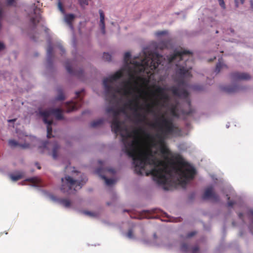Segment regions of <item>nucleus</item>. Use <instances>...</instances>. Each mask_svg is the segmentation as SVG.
Listing matches in <instances>:
<instances>
[{
	"instance_id": "58",
	"label": "nucleus",
	"mask_w": 253,
	"mask_h": 253,
	"mask_svg": "<svg viewBox=\"0 0 253 253\" xmlns=\"http://www.w3.org/2000/svg\"><path fill=\"white\" fill-rule=\"evenodd\" d=\"M140 90V91H142V92H145V93H146V92H145L144 90Z\"/></svg>"
},
{
	"instance_id": "9",
	"label": "nucleus",
	"mask_w": 253,
	"mask_h": 253,
	"mask_svg": "<svg viewBox=\"0 0 253 253\" xmlns=\"http://www.w3.org/2000/svg\"><path fill=\"white\" fill-rule=\"evenodd\" d=\"M40 147L46 148L47 150L52 149V156L54 159H56L58 156V151L59 149V145L56 142L53 143H49L48 141H44L42 142V145Z\"/></svg>"
},
{
	"instance_id": "22",
	"label": "nucleus",
	"mask_w": 253,
	"mask_h": 253,
	"mask_svg": "<svg viewBox=\"0 0 253 253\" xmlns=\"http://www.w3.org/2000/svg\"><path fill=\"white\" fill-rule=\"evenodd\" d=\"M170 112L171 115L176 118H178L179 115L177 111V106L176 105H172L170 109Z\"/></svg>"
},
{
	"instance_id": "43",
	"label": "nucleus",
	"mask_w": 253,
	"mask_h": 253,
	"mask_svg": "<svg viewBox=\"0 0 253 253\" xmlns=\"http://www.w3.org/2000/svg\"><path fill=\"white\" fill-rule=\"evenodd\" d=\"M165 31H160V32H158L156 33L157 35L158 36H160V35H164L165 34Z\"/></svg>"
},
{
	"instance_id": "2",
	"label": "nucleus",
	"mask_w": 253,
	"mask_h": 253,
	"mask_svg": "<svg viewBox=\"0 0 253 253\" xmlns=\"http://www.w3.org/2000/svg\"><path fill=\"white\" fill-rule=\"evenodd\" d=\"M192 53L189 51H175L169 58L170 63L177 62L176 66L178 67L176 73L179 76L175 80L178 86H172L169 89L172 94L176 96L187 98L188 96V91L181 86H185V79L191 77L190 70L192 69L193 63Z\"/></svg>"
},
{
	"instance_id": "33",
	"label": "nucleus",
	"mask_w": 253,
	"mask_h": 253,
	"mask_svg": "<svg viewBox=\"0 0 253 253\" xmlns=\"http://www.w3.org/2000/svg\"><path fill=\"white\" fill-rule=\"evenodd\" d=\"M58 8L62 13H65V10L63 8L62 3H61V1H59L58 3Z\"/></svg>"
},
{
	"instance_id": "47",
	"label": "nucleus",
	"mask_w": 253,
	"mask_h": 253,
	"mask_svg": "<svg viewBox=\"0 0 253 253\" xmlns=\"http://www.w3.org/2000/svg\"><path fill=\"white\" fill-rule=\"evenodd\" d=\"M130 78L131 79H134L135 78V77L132 74H130Z\"/></svg>"
},
{
	"instance_id": "53",
	"label": "nucleus",
	"mask_w": 253,
	"mask_h": 253,
	"mask_svg": "<svg viewBox=\"0 0 253 253\" xmlns=\"http://www.w3.org/2000/svg\"><path fill=\"white\" fill-rule=\"evenodd\" d=\"M226 196H227V199H228V200H229V199H230V197L228 196V195H226Z\"/></svg>"
},
{
	"instance_id": "24",
	"label": "nucleus",
	"mask_w": 253,
	"mask_h": 253,
	"mask_svg": "<svg viewBox=\"0 0 253 253\" xmlns=\"http://www.w3.org/2000/svg\"><path fill=\"white\" fill-rule=\"evenodd\" d=\"M104 122L103 119H99L91 123L90 126L91 127H95L102 125Z\"/></svg>"
},
{
	"instance_id": "7",
	"label": "nucleus",
	"mask_w": 253,
	"mask_h": 253,
	"mask_svg": "<svg viewBox=\"0 0 253 253\" xmlns=\"http://www.w3.org/2000/svg\"><path fill=\"white\" fill-rule=\"evenodd\" d=\"M153 88L155 89V91L152 92L153 95L156 96L159 99V100H156L154 102V104L155 105H159L160 103L162 102V105L163 106L164 104L169 101V96L168 94L166 93L165 88L157 85H153Z\"/></svg>"
},
{
	"instance_id": "10",
	"label": "nucleus",
	"mask_w": 253,
	"mask_h": 253,
	"mask_svg": "<svg viewBox=\"0 0 253 253\" xmlns=\"http://www.w3.org/2000/svg\"><path fill=\"white\" fill-rule=\"evenodd\" d=\"M204 200L211 199L215 202L218 201L219 198L218 195L214 192L213 188L212 186L207 187L202 196Z\"/></svg>"
},
{
	"instance_id": "15",
	"label": "nucleus",
	"mask_w": 253,
	"mask_h": 253,
	"mask_svg": "<svg viewBox=\"0 0 253 253\" xmlns=\"http://www.w3.org/2000/svg\"><path fill=\"white\" fill-rule=\"evenodd\" d=\"M52 199L66 208H69L71 206L72 202L67 198H60L54 197Z\"/></svg>"
},
{
	"instance_id": "46",
	"label": "nucleus",
	"mask_w": 253,
	"mask_h": 253,
	"mask_svg": "<svg viewBox=\"0 0 253 253\" xmlns=\"http://www.w3.org/2000/svg\"><path fill=\"white\" fill-rule=\"evenodd\" d=\"M60 49L61 50V51L63 52V53H64L65 52V50L63 48L62 46H60Z\"/></svg>"
},
{
	"instance_id": "63",
	"label": "nucleus",
	"mask_w": 253,
	"mask_h": 253,
	"mask_svg": "<svg viewBox=\"0 0 253 253\" xmlns=\"http://www.w3.org/2000/svg\"><path fill=\"white\" fill-rule=\"evenodd\" d=\"M212 60H213L212 59H210V61H212Z\"/></svg>"
},
{
	"instance_id": "23",
	"label": "nucleus",
	"mask_w": 253,
	"mask_h": 253,
	"mask_svg": "<svg viewBox=\"0 0 253 253\" xmlns=\"http://www.w3.org/2000/svg\"><path fill=\"white\" fill-rule=\"evenodd\" d=\"M223 67L227 68V66L226 65H225L224 64L222 63L220 61V60H219L218 62L217 63V64L216 65L215 72L216 73H218L220 72L221 69L223 68Z\"/></svg>"
},
{
	"instance_id": "30",
	"label": "nucleus",
	"mask_w": 253,
	"mask_h": 253,
	"mask_svg": "<svg viewBox=\"0 0 253 253\" xmlns=\"http://www.w3.org/2000/svg\"><path fill=\"white\" fill-rule=\"evenodd\" d=\"M102 58L105 61H110L111 60V55L108 53L104 52Z\"/></svg>"
},
{
	"instance_id": "17",
	"label": "nucleus",
	"mask_w": 253,
	"mask_h": 253,
	"mask_svg": "<svg viewBox=\"0 0 253 253\" xmlns=\"http://www.w3.org/2000/svg\"><path fill=\"white\" fill-rule=\"evenodd\" d=\"M75 18V16L73 14H66L65 16V22L72 30H73L72 22Z\"/></svg>"
},
{
	"instance_id": "31",
	"label": "nucleus",
	"mask_w": 253,
	"mask_h": 253,
	"mask_svg": "<svg viewBox=\"0 0 253 253\" xmlns=\"http://www.w3.org/2000/svg\"><path fill=\"white\" fill-rule=\"evenodd\" d=\"M127 237L129 239L134 238L133 231L132 229H129L126 234Z\"/></svg>"
},
{
	"instance_id": "12",
	"label": "nucleus",
	"mask_w": 253,
	"mask_h": 253,
	"mask_svg": "<svg viewBox=\"0 0 253 253\" xmlns=\"http://www.w3.org/2000/svg\"><path fill=\"white\" fill-rule=\"evenodd\" d=\"M72 63L70 61H67L65 63V68L67 72L71 74L76 76L81 79L84 75L83 70L80 68L79 70H73L72 67Z\"/></svg>"
},
{
	"instance_id": "29",
	"label": "nucleus",
	"mask_w": 253,
	"mask_h": 253,
	"mask_svg": "<svg viewBox=\"0 0 253 253\" xmlns=\"http://www.w3.org/2000/svg\"><path fill=\"white\" fill-rule=\"evenodd\" d=\"M247 215L251 223L253 224V210H250L247 212Z\"/></svg>"
},
{
	"instance_id": "5",
	"label": "nucleus",
	"mask_w": 253,
	"mask_h": 253,
	"mask_svg": "<svg viewBox=\"0 0 253 253\" xmlns=\"http://www.w3.org/2000/svg\"><path fill=\"white\" fill-rule=\"evenodd\" d=\"M162 58V56L157 53H151L148 56L146 55L140 63L136 64L138 66L139 72H144L149 69L156 70L161 64Z\"/></svg>"
},
{
	"instance_id": "28",
	"label": "nucleus",
	"mask_w": 253,
	"mask_h": 253,
	"mask_svg": "<svg viewBox=\"0 0 253 253\" xmlns=\"http://www.w3.org/2000/svg\"><path fill=\"white\" fill-rule=\"evenodd\" d=\"M131 54L129 52H126L124 55V61L126 64H128L129 62Z\"/></svg>"
},
{
	"instance_id": "45",
	"label": "nucleus",
	"mask_w": 253,
	"mask_h": 253,
	"mask_svg": "<svg viewBox=\"0 0 253 253\" xmlns=\"http://www.w3.org/2000/svg\"><path fill=\"white\" fill-rule=\"evenodd\" d=\"M3 15V10L2 8H0V20L2 18Z\"/></svg>"
},
{
	"instance_id": "40",
	"label": "nucleus",
	"mask_w": 253,
	"mask_h": 253,
	"mask_svg": "<svg viewBox=\"0 0 253 253\" xmlns=\"http://www.w3.org/2000/svg\"><path fill=\"white\" fill-rule=\"evenodd\" d=\"M147 112L152 113L153 112V110L152 109V106L150 104L147 105Z\"/></svg>"
},
{
	"instance_id": "37",
	"label": "nucleus",
	"mask_w": 253,
	"mask_h": 253,
	"mask_svg": "<svg viewBox=\"0 0 253 253\" xmlns=\"http://www.w3.org/2000/svg\"><path fill=\"white\" fill-rule=\"evenodd\" d=\"M84 213L86 214V215H89V216H95V214L93 212H91L90 211H84Z\"/></svg>"
},
{
	"instance_id": "21",
	"label": "nucleus",
	"mask_w": 253,
	"mask_h": 253,
	"mask_svg": "<svg viewBox=\"0 0 253 253\" xmlns=\"http://www.w3.org/2000/svg\"><path fill=\"white\" fill-rule=\"evenodd\" d=\"M9 145L11 147H15L17 146H20L22 148H26L27 146L25 145H22L19 144L16 141L14 140H9L8 141Z\"/></svg>"
},
{
	"instance_id": "50",
	"label": "nucleus",
	"mask_w": 253,
	"mask_h": 253,
	"mask_svg": "<svg viewBox=\"0 0 253 253\" xmlns=\"http://www.w3.org/2000/svg\"><path fill=\"white\" fill-rule=\"evenodd\" d=\"M251 3L252 7L253 8V0H251Z\"/></svg>"
},
{
	"instance_id": "62",
	"label": "nucleus",
	"mask_w": 253,
	"mask_h": 253,
	"mask_svg": "<svg viewBox=\"0 0 253 253\" xmlns=\"http://www.w3.org/2000/svg\"><path fill=\"white\" fill-rule=\"evenodd\" d=\"M218 33V31H216V33Z\"/></svg>"
},
{
	"instance_id": "1",
	"label": "nucleus",
	"mask_w": 253,
	"mask_h": 253,
	"mask_svg": "<svg viewBox=\"0 0 253 253\" xmlns=\"http://www.w3.org/2000/svg\"><path fill=\"white\" fill-rule=\"evenodd\" d=\"M140 97L135 95L129 99L120 109L113 106L107 108V113H112V131L116 134L120 132L124 144L123 151L133 160L135 172L142 175L146 166H154L146 175L151 174L153 179L159 184H165L175 176L178 184L185 187L188 182L193 179L196 173L195 169L185 162L178 154H172L165 144V137L170 134L179 135L180 128L174 124L172 120L166 119L163 115L154 123L147 124L160 133L156 134L157 142L155 138L142 128L129 131L127 127L123 126L119 120L120 113H125L126 109L137 112L140 109Z\"/></svg>"
},
{
	"instance_id": "18",
	"label": "nucleus",
	"mask_w": 253,
	"mask_h": 253,
	"mask_svg": "<svg viewBox=\"0 0 253 253\" xmlns=\"http://www.w3.org/2000/svg\"><path fill=\"white\" fill-rule=\"evenodd\" d=\"M24 176V173L22 172H18L15 174H11L10 175L11 179L14 181H17L22 179Z\"/></svg>"
},
{
	"instance_id": "61",
	"label": "nucleus",
	"mask_w": 253,
	"mask_h": 253,
	"mask_svg": "<svg viewBox=\"0 0 253 253\" xmlns=\"http://www.w3.org/2000/svg\"><path fill=\"white\" fill-rule=\"evenodd\" d=\"M231 32H233L234 31H233V30H231Z\"/></svg>"
},
{
	"instance_id": "57",
	"label": "nucleus",
	"mask_w": 253,
	"mask_h": 253,
	"mask_svg": "<svg viewBox=\"0 0 253 253\" xmlns=\"http://www.w3.org/2000/svg\"><path fill=\"white\" fill-rule=\"evenodd\" d=\"M3 233L1 232L0 233V236H1L2 235Z\"/></svg>"
},
{
	"instance_id": "34",
	"label": "nucleus",
	"mask_w": 253,
	"mask_h": 253,
	"mask_svg": "<svg viewBox=\"0 0 253 253\" xmlns=\"http://www.w3.org/2000/svg\"><path fill=\"white\" fill-rule=\"evenodd\" d=\"M81 6L88 5L87 0H78Z\"/></svg>"
},
{
	"instance_id": "54",
	"label": "nucleus",
	"mask_w": 253,
	"mask_h": 253,
	"mask_svg": "<svg viewBox=\"0 0 253 253\" xmlns=\"http://www.w3.org/2000/svg\"><path fill=\"white\" fill-rule=\"evenodd\" d=\"M37 168L39 169H41V167L40 166H39V165L37 166Z\"/></svg>"
},
{
	"instance_id": "48",
	"label": "nucleus",
	"mask_w": 253,
	"mask_h": 253,
	"mask_svg": "<svg viewBox=\"0 0 253 253\" xmlns=\"http://www.w3.org/2000/svg\"><path fill=\"white\" fill-rule=\"evenodd\" d=\"M16 121V119H11V120H9L8 121V122H14Z\"/></svg>"
},
{
	"instance_id": "35",
	"label": "nucleus",
	"mask_w": 253,
	"mask_h": 253,
	"mask_svg": "<svg viewBox=\"0 0 253 253\" xmlns=\"http://www.w3.org/2000/svg\"><path fill=\"white\" fill-rule=\"evenodd\" d=\"M197 233L195 231H192L189 233H188L186 236L187 238H191L193 236H194L195 235H196Z\"/></svg>"
},
{
	"instance_id": "44",
	"label": "nucleus",
	"mask_w": 253,
	"mask_h": 253,
	"mask_svg": "<svg viewBox=\"0 0 253 253\" xmlns=\"http://www.w3.org/2000/svg\"><path fill=\"white\" fill-rule=\"evenodd\" d=\"M4 48V45L3 43L0 42V51Z\"/></svg>"
},
{
	"instance_id": "32",
	"label": "nucleus",
	"mask_w": 253,
	"mask_h": 253,
	"mask_svg": "<svg viewBox=\"0 0 253 253\" xmlns=\"http://www.w3.org/2000/svg\"><path fill=\"white\" fill-rule=\"evenodd\" d=\"M31 22L34 26H36L40 22V20L39 19H37L36 18L32 17L31 18Z\"/></svg>"
},
{
	"instance_id": "20",
	"label": "nucleus",
	"mask_w": 253,
	"mask_h": 253,
	"mask_svg": "<svg viewBox=\"0 0 253 253\" xmlns=\"http://www.w3.org/2000/svg\"><path fill=\"white\" fill-rule=\"evenodd\" d=\"M101 178L105 181L107 185L110 186L115 183V180L114 179L108 178L105 176L100 175Z\"/></svg>"
},
{
	"instance_id": "39",
	"label": "nucleus",
	"mask_w": 253,
	"mask_h": 253,
	"mask_svg": "<svg viewBox=\"0 0 253 253\" xmlns=\"http://www.w3.org/2000/svg\"><path fill=\"white\" fill-rule=\"evenodd\" d=\"M235 204V202L232 201H229L227 203V206L229 207H232Z\"/></svg>"
},
{
	"instance_id": "42",
	"label": "nucleus",
	"mask_w": 253,
	"mask_h": 253,
	"mask_svg": "<svg viewBox=\"0 0 253 253\" xmlns=\"http://www.w3.org/2000/svg\"><path fill=\"white\" fill-rule=\"evenodd\" d=\"M238 216L239 217L242 219L243 221H244V219H243V214L241 212H239L238 213Z\"/></svg>"
},
{
	"instance_id": "59",
	"label": "nucleus",
	"mask_w": 253,
	"mask_h": 253,
	"mask_svg": "<svg viewBox=\"0 0 253 253\" xmlns=\"http://www.w3.org/2000/svg\"><path fill=\"white\" fill-rule=\"evenodd\" d=\"M164 189L165 190H168L167 188H166L165 187H164Z\"/></svg>"
},
{
	"instance_id": "49",
	"label": "nucleus",
	"mask_w": 253,
	"mask_h": 253,
	"mask_svg": "<svg viewBox=\"0 0 253 253\" xmlns=\"http://www.w3.org/2000/svg\"><path fill=\"white\" fill-rule=\"evenodd\" d=\"M109 171L111 172L114 173L115 172L114 169H109Z\"/></svg>"
},
{
	"instance_id": "41",
	"label": "nucleus",
	"mask_w": 253,
	"mask_h": 253,
	"mask_svg": "<svg viewBox=\"0 0 253 253\" xmlns=\"http://www.w3.org/2000/svg\"><path fill=\"white\" fill-rule=\"evenodd\" d=\"M15 0H7V5H11Z\"/></svg>"
},
{
	"instance_id": "26",
	"label": "nucleus",
	"mask_w": 253,
	"mask_h": 253,
	"mask_svg": "<svg viewBox=\"0 0 253 253\" xmlns=\"http://www.w3.org/2000/svg\"><path fill=\"white\" fill-rule=\"evenodd\" d=\"M58 94L56 98L57 100L61 101L65 99V96L61 88L58 89Z\"/></svg>"
},
{
	"instance_id": "52",
	"label": "nucleus",
	"mask_w": 253,
	"mask_h": 253,
	"mask_svg": "<svg viewBox=\"0 0 253 253\" xmlns=\"http://www.w3.org/2000/svg\"><path fill=\"white\" fill-rule=\"evenodd\" d=\"M153 212H158V211H157V209H155V210H153Z\"/></svg>"
},
{
	"instance_id": "14",
	"label": "nucleus",
	"mask_w": 253,
	"mask_h": 253,
	"mask_svg": "<svg viewBox=\"0 0 253 253\" xmlns=\"http://www.w3.org/2000/svg\"><path fill=\"white\" fill-rule=\"evenodd\" d=\"M243 87L238 85H232L225 86L223 88V90L228 93H232L239 92L243 90Z\"/></svg>"
},
{
	"instance_id": "25",
	"label": "nucleus",
	"mask_w": 253,
	"mask_h": 253,
	"mask_svg": "<svg viewBox=\"0 0 253 253\" xmlns=\"http://www.w3.org/2000/svg\"><path fill=\"white\" fill-rule=\"evenodd\" d=\"M135 116L138 119V122L139 123L144 122L146 120V116L139 113H136Z\"/></svg>"
},
{
	"instance_id": "3",
	"label": "nucleus",
	"mask_w": 253,
	"mask_h": 253,
	"mask_svg": "<svg viewBox=\"0 0 253 253\" xmlns=\"http://www.w3.org/2000/svg\"><path fill=\"white\" fill-rule=\"evenodd\" d=\"M123 76V72L119 71L114 75L103 80V84L104 88L106 99L110 103L116 101L117 96L116 93H123L125 96H129L132 94L131 91L134 88L131 86V83L130 80L124 82L123 83L124 86L122 88H116L114 86V82L120 79Z\"/></svg>"
},
{
	"instance_id": "56",
	"label": "nucleus",
	"mask_w": 253,
	"mask_h": 253,
	"mask_svg": "<svg viewBox=\"0 0 253 253\" xmlns=\"http://www.w3.org/2000/svg\"><path fill=\"white\" fill-rule=\"evenodd\" d=\"M5 234L7 235L8 234L7 232L5 231L4 232Z\"/></svg>"
},
{
	"instance_id": "11",
	"label": "nucleus",
	"mask_w": 253,
	"mask_h": 253,
	"mask_svg": "<svg viewBox=\"0 0 253 253\" xmlns=\"http://www.w3.org/2000/svg\"><path fill=\"white\" fill-rule=\"evenodd\" d=\"M230 76L231 80L234 82L242 80H249L251 79V77L249 74L238 72L232 73Z\"/></svg>"
},
{
	"instance_id": "13",
	"label": "nucleus",
	"mask_w": 253,
	"mask_h": 253,
	"mask_svg": "<svg viewBox=\"0 0 253 253\" xmlns=\"http://www.w3.org/2000/svg\"><path fill=\"white\" fill-rule=\"evenodd\" d=\"M180 250L184 253H199V248L198 246L191 248L186 243H183L181 245Z\"/></svg>"
},
{
	"instance_id": "36",
	"label": "nucleus",
	"mask_w": 253,
	"mask_h": 253,
	"mask_svg": "<svg viewBox=\"0 0 253 253\" xmlns=\"http://www.w3.org/2000/svg\"><path fill=\"white\" fill-rule=\"evenodd\" d=\"M219 2V4L220 6L223 8V9L225 8V4L224 3V0H218Z\"/></svg>"
},
{
	"instance_id": "38",
	"label": "nucleus",
	"mask_w": 253,
	"mask_h": 253,
	"mask_svg": "<svg viewBox=\"0 0 253 253\" xmlns=\"http://www.w3.org/2000/svg\"><path fill=\"white\" fill-rule=\"evenodd\" d=\"M235 2L236 3V5L237 6H238V5L239 3L243 4L244 2V0H235Z\"/></svg>"
},
{
	"instance_id": "16",
	"label": "nucleus",
	"mask_w": 253,
	"mask_h": 253,
	"mask_svg": "<svg viewBox=\"0 0 253 253\" xmlns=\"http://www.w3.org/2000/svg\"><path fill=\"white\" fill-rule=\"evenodd\" d=\"M100 15V27L103 34L105 33V15L103 10L100 9L99 10Z\"/></svg>"
},
{
	"instance_id": "19",
	"label": "nucleus",
	"mask_w": 253,
	"mask_h": 253,
	"mask_svg": "<svg viewBox=\"0 0 253 253\" xmlns=\"http://www.w3.org/2000/svg\"><path fill=\"white\" fill-rule=\"evenodd\" d=\"M53 57V47L51 45H49L47 48V60L48 62L50 63Z\"/></svg>"
},
{
	"instance_id": "55",
	"label": "nucleus",
	"mask_w": 253,
	"mask_h": 253,
	"mask_svg": "<svg viewBox=\"0 0 253 253\" xmlns=\"http://www.w3.org/2000/svg\"><path fill=\"white\" fill-rule=\"evenodd\" d=\"M96 172H97V173L99 174V169H97Z\"/></svg>"
},
{
	"instance_id": "60",
	"label": "nucleus",
	"mask_w": 253,
	"mask_h": 253,
	"mask_svg": "<svg viewBox=\"0 0 253 253\" xmlns=\"http://www.w3.org/2000/svg\"><path fill=\"white\" fill-rule=\"evenodd\" d=\"M165 46H166V45H165H165H164V46H163V48L164 47H165Z\"/></svg>"
},
{
	"instance_id": "6",
	"label": "nucleus",
	"mask_w": 253,
	"mask_h": 253,
	"mask_svg": "<svg viewBox=\"0 0 253 253\" xmlns=\"http://www.w3.org/2000/svg\"><path fill=\"white\" fill-rule=\"evenodd\" d=\"M40 114L43 117V122L47 124V137L49 138L53 136L52 135V129L51 125L53 123L52 119H49L51 115H54L58 120L63 119L62 110L61 109H49L47 110L40 111Z\"/></svg>"
},
{
	"instance_id": "8",
	"label": "nucleus",
	"mask_w": 253,
	"mask_h": 253,
	"mask_svg": "<svg viewBox=\"0 0 253 253\" xmlns=\"http://www.w3.org/2000/svg\"><path fill=\"white\" fill-rule=\"evenodd\" d=\"M84 91V89L80 91H77L76 92V99L75 100H72L66 103L65 107L67 112H70L77 110L82 106L83 104V97L82 96V94Z\"/></svg>"
},
{
	"instance_id": "4",
	"label": "nucleus",
	"mask_w": 253,
	"mask_h": 253,
	"mask_svg": "<svg viewBox=\"0 0 253 253\" xmlns=\"http://www.w3.org/2000/svg\"><path fill=\"white\" fill-rule=\"evenodd\" d=\"M81 174V179H74L70 176H66L64 178H62V185L61 190L63 193H67L69 194L73 193V191H76L77 189H81L82 186L86 182V177L78 172Z\"/></svg>"
},
{
	"instance_id": "51",
	"label": "nucleus",
	"mask_w": 253,
	"mask_h": 253,
	"mask_svg": "<svg viewBox=\"0 0 253 253\" xmlns=\"http://www.w3.org/2000/svg\"><path fill=\"white\" fill-rule=\"evenodd\" d=\"M138 80H140V81H143L144 79H143V78H141L138 77Z\"/></svg>"
},
{
	"instance_id": "27",
	"label": "nucleus",
	"mask_w": 253,
	"mask_h": 253,
	"mask_svg": "<svg viewBox=\"0 0 253 253\" xmlns=\"http://www.w3.org/2000/svg\"><path fill=\"white\" fill-rule=\"evenodd\" d=\"M26 181L32 183L35 186H38L40 183V180L36 177L28 178L26 180Z\"/></svg>"
}]
</instances>
